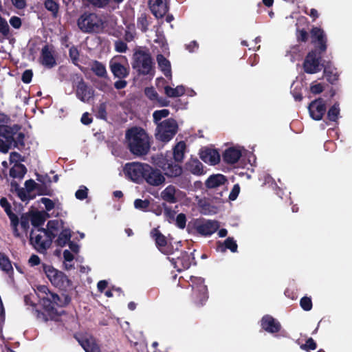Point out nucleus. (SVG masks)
Segmentation results:
<instances>
[{"label": "nucleus", "instance_id": "nucleus-48", "mask_svg": "<svg viewBox=\"0 0 352 352\" xmlns=\"http://www.w3.org/2000/svg\"><path fill=\"white\" fill-rule=\"evenodd\" d=\"M15 135H16V138H14L13 146L21 150L25 147V134L19 131Z\"/></svg>", "mask_w": 352, "mask_h": 352}, {"label": "nucleus", "instance_id": "nucleus-17", "mask_svg": "<svg viewBox=\"0 0 352 352\" xmlns=\"http://www.w3.org/2000/svg\"><path fill=\"white\" fill-rule=\"evenodd\" d=\"M94 89L85 82L82 78L78 82L76 86V96L78 99L83 102H89L94 97Z\"/></svg>", "mask_w": 352, "mask_h": 352}, {"label": "nucleus", "instance_id": "nucleus-54", "mask_svg": "<svg viewBox=\"0 0 352 352\" xmlns=\"http://www.w3.org/2000/svg\"><path fill=\"white\" fill-rule=\"evenodd\" d=\"M96 116L100 119L107 120V104L105 102L100 103L97 107Z\"/></svg>", "mask_w": 352, "mask_h": 352}, {"label": "nucleus", "instance_id": "nucleus-37", "mask_svg": "<svg viewBox=\"0 0 352 352\" xmlns=\"http://www.w3.org/2000/svg\"><path fill=\"white\" fill-rule=\"evenodd\" d=\"M164 93L169 98H177L185 94V87L183 85H178L175 88L166 85L164 87Z\"/></svg>", "mask_w": 352, "mask_h": 352}, {"label": "nucleus", "instance_id": "nucleus-52", "mask_svg": "<svg viewBox=\"0 0 352 352\" xmlns=\"http://www.w3.org/2000/svg\"><path fill=\"white\" fill-rule=\"evenodd\" d=\"M45 8L48 10L50 11L54 16H56L59 6L58 4L54 0H45L44 2Z\"/></svg>", "mask_w": 352, "mask_h": 352}, {"label": "nucleus", "instance_id": "nucleus-18", "mask_svg": "<svg viewBox=\"0 0 352 352\" xmlns=\"http://www.w3.org/2000/svg\"><path fill=\"white\" fill-rule=\"evenodd\" d=\"M308 108L310 116L315 120H322L327 111L326 102L320 98L312 101Z\"/></svg>", "mask_w": 352, "mask_h": 352}, {"label": "nucleus", "instance_id": "nucleus-57", "mask_svg": "<svg viewBox=\"0 0 352 352\" xmlns=\"http://www.w3.org/2000/svg\"><path fill=\"white\" fill-rule=\"evenodd\" d=\"M301 308L306 311H310L312 309V301L310 297L304 296L300 300Z\"/></svg>", "mask_w": 352, "mask_h": 352}, {"label": "nucleus", "instance_id": "nucleus-3", "mask_svg": "<svg viewBox=\"0 0 352 352\" xmlns=\"http://www.w3.org/2000/svg\"><path fill=\"white\" fill-rule=\"evenodd\" d=\"M77 25L80 30L85 34H98L103 32L104 21L96 13L85 12L77 20Z\"/></svg>", "mask_w": 352, "mask_h": 352}, {"label": "nucleus", "instance_id": "nucleus-28", "mask_svg": "<svg viewBox=\"0 0 352 352\" xmlns=\"http://www.w3.org/2000/svg\"><path fill=\"white\" fill-rule=\"evenodd\" d=\"M241 157V152L233 147L226 149L222 155L223 162L229 164L236 163Z\"/></svg>", "mask_w": 352, "mask_h": 352}, {"label": "nucleus", "instance_id": "nucleus-26", "mask_svg": "<svg viewBox=\"0 0 352 352\" xmlns=\"http://www.w3.org/2000/svg\"><path fill=\"white\" fill-rule=\"evenodd\" d=\"M186 170L195 175H202L206 173L202 163L197 158H190L185 164Z\"/></svg>", "mask_w": 352, "mask_h": 352}, {"label": "nucleus", "instance_id": "nucleus-44", "mask_svg": "<svg viewBox=\"0 0 352 352\" xmlns=\"http://www.w3.org/2000/svg\"><path fill=\"white\" fill-rule=\"evenodd\" d=\"M339 103L336 102L327 111V118L331 122H336L340 115Z\"/></svg>", "mask_w": 352, "mask_h": 352}, {"label": "nucleus", "instance_id": "nucleus-47", "mask_svg": "<svg viewBox=\"0 0 352 352\" xmlns=\"http://www.w3.org/2000/svg\"><path fill=\"white\" fill-rule=\"evenodd\" d=\"M38 195H47L52 197L54 195V190L47 184H37L36 190Z\"/></svg>", "mask_w": 352, "mask_h": 352}, {"label": "nucleus", "instance_id": "nucleus-23", "mask_svg": "<svg viewBox=\"0 0 352 352\" xmlns=\"http://www.w3.org/2000/svg\"><path fill=\"white\" fill-rule=\"evenodd\" d=\"M149 5L152 14L157 19L164 17L168 11L164 0H150Z\"/></svg>", "mask_w": 352, "mask_h": 352}, {"label": "nucleus", "instance_id": "nucleus-61", "mask_svg": "<svg viewBox=\"0 0 352 352\" xmlns=\"http://www.w3.org/2000/svg\"><path fill=\"white\" fill-rule=\"evenodd\" d=\"M88 195V188L85 186H82L80 188L76 190L75 193V196L77 199L79 200H84L87 197Z\"/></svg>", "mask_w": 352, "mask_h": 352}, {"label": "nucleus", "instance_id": "nucleus-60", "mask_svg": "<svg viewBox=\"0 0 352 352\" xmlns=\"http://www.w3.org/2000/svg\"><path fill=\"white\" fill-rule=\"evenodd\" d=\"M176 226L180 228L184 229L186 225V217L184 213H179L175 219Z\"/></svg>", "mask_w": 352, "mask_h": 352}, {"label": "nucleus", "instance_id": "nucleus-20", "mask_svg": "<svg viewBox=\"0 0 352 352\" xmlns=\"http://www.w3.org/2000/svg\"><path fill=\"white\" fill-rule=\"evenodd\" d=\"M145 181L150 185L157 186L162 184L165 179L160 170L154 169L153 167L146 166V173L144 175Z\"/></svg>", "mask_w": 352, "mask_h": 352}, {"label": "nucleus", "instance_id": "nucleus-25", "mask_svg": "<svg viewBox=\"0 0 352 352\" xmlns=\"http://www.w3.org/2000/svg\"><path fill=\"white\" fill-rule=\"evenodd\" d=\"M63 224L62 220H50L47 223V228L42 229L41 232H43L45 236L50 237L53 241L58 234L60 225Z\"/></svg>", "mask_w": 352, "mask_h": 352}, {"label": "nucleus", "instance_id": "nucleus-7", "mask_svg": "<svg viewBox=\"0 0 352 352\" xmlns=\"http://www.w3.org/2000/svg\"><path fill=\"white\" fill-rule=\"evenodd\" d=\"M177 131V121L171 118H168L157 125L155 138L161 142H168L173 138Z\"/></svg>", "mask_w": 352, "mask_h": 352}, {"label": "nucleus", "instance_id": "nucleus-32", "mask_svg": "<svg viewBox=\"0 0 352 352\" xmlns=\"http://www.w3.org/2000/svg\"><path fill=\"white\" fill-rule=\"evenodd\" d=\"M175 194L176 188L173 185H169L162 191L161 197L164 201L170 204H175L177 201Z\"/></svg>", "mask_w": 352, "mask_h": 352}, {"label": "nucleus", "instance_id": "nucleus-51", "mask_svg": "<svg viewBox=\"0 0 352 352\" xmlns=\"http://www.w3.org/2000/svg\"><path fill=\"white\" fill-rule=\"evenodd\" d=\"M170 113V111L168 109H164L162 110H157L155 111L153 113V118L154 122L157 125L158 123H160V122L162 118H166Z\"/></svg>", "mask_w": 352, "mask_h": 352}, {"label": "nucleus", "instance_id": "nucleus-15", "mask_svg": "<svg viewBox=\"0 0 352 352\" xmlns=\"http://www.w3.org/2000/svg\"><path fill=\"white\" fill-rule=\"evenodd\" d=\"M170 261L178 272L188 269L192 263L195 264V257L192 253L184 251L180 255L170 258Z\"/></svg>", "mask_w": 352, "mask_h": 352}, {"label": "nucleus", "instance_id": "nucleus-62", "mask_svg": "<svg viewBox=\"0 0 352 352\" xmlns=\"http://www.w3.org/2000/svg\"><path fill=\"white\" fill-rule=\"evenodd\" d=\"M114 46H115V50L120 53L126 52V51L128 49L126 43L122 40L116 41L115 43H114Z\"/></svg>", "mask_w": 352, "mask_h": 352}, {"label": "nucleus", "instance_id": "nucleus-30", "mask_svg": "<svg viewBox=\"0 0 352 352\" xmlns=\"http://www.w3.org/2000/svg\"><path fill=\"white\" fill-rule=\"evenodd\" d=\"M47 296H51V300L54 303L55 306L59 307H64L69 305V303L71 302V297L65 294L58 295L54 292H49L47 293Z\"/></svg>", "mask_w": 352, "mask_h": 352}, {"label": "nucleus", "instance_id": "nucleus-9", "mask_svg": "<svg viewBox=\"0 0 352 352\" xmlns=\"http://www.w3.org/2000/svg\"><path fill=\"white\" fill-rule=\"evenodd\" d=\"M22 126L14 124L12 126H0V152L8 153L14 141V136L21 129Z\"/></svg>", "mask_w": 352, "mask_h": 352}, {"label": "nucleus", "instance_id": "nucleus-55", "mask_svg": "<svg viewBox=\"0 0 352 352\" xmlns=\"http://www.w3.org/2000/svg\"><path fill=\"white\" fill-rule=\"evenodd\" d=\"M300 349L307 351L315 350L317 349V344L312 338H309L305 344L300 345Z\"/></svg>", "mask_w": 352, "mask_h": 352}, {"label": "nucleus", "instance_id": "nucleus-40", "mask_svg": "<svg viewBox=\"0 0 352 352\" xmlns=\"http://www.w3.org/2000/svg\"><path fill=\"white\" fill-rule=\"evenodd\" d=\"M71 236L72 234L70 229H63L58 234L55 243L57 246L64 247L70 241Z\"/></svg>", "mask_w": 352, "mask_h": 352}, {"label": "nucleus", "instance_id": "nucleus-34", "mask_svg": "<svg viewBox=\"0 0 352 352\" xmlns=\"http://www.w3.org/2000/svg\"><path fill=\"white\" fill-rule=\"evenodd\" d=\"M27 168L21 163H16L10 169V176L14 179L21 180L27 173Z\"/></svg>", "mask_w": 352, "mask_h": 352}, {"label": "nucleus", "instance_id": "nucleus-24", "mask_svg": "<svg viewBox=\"0 0 352 352\" xmlns=\"http://www.w3.org/2000/svg\"><path fill=\"white\" fill-rule=\"evenodd\" d=\"M109 67L114 77L119 79H124L129 75V68L124 66L116 59L110 60Z\"/></svg>", "mask_w": 352, "mask_h": 352}, {"label": "nucleus", "instance_id": "nucleus-33", "mask_svg": "<svg viewBox=\"0 0 352 352\" xmlns=\"http://www.w3.org/2000/svg\"><path fill=\"white\" fill-rule=\"evenodd\" d=\"M324 76L327 80L331 84H335L338 80L339 75L335 67H333L330 63H327L323 67Z\"/></svg>", "mask_w": 352, "mask_h": 352}, {"label": "nucleus", "instance_id": "nucleus-49", "mask_svg": "<svg viewBox=\"0 0 352 352\" xmlns=\"http://www.w3.org/2000/svg\"><path fill=\"white\" fill-rule=\"evenodd\" d=\"M151 202L148 199L142 200L141 199H136L134 201V207L135 209L146 212L148 210Z\"/></svg>", "mask_w": 352, "mask_h": 352}, {"label": "nucleus", "instance_id": "nucleus-35", "mask_svg": "<svg viewBox=\"0 0 352 352\" xmlns=\"http://www.w3.org/2000/svg\"><path fill=\"white\" fill-rule=\"evenodd\" d=\"M157 61L160 69L166 77H171V66L170 61L162 54L157 56Z\"/></svg>", "mask_w": 352, "mask_h": 352}, {"label": "nucleus", "instance_id": "nucleus-56", "mask_svg": "<svg viewBox=\"0 0 352 352\" xmlns=\"http://www.w3.org/2000/svg\"><path fill=\"white\" fill-rule=\"evenodd\" d=\"M163 205L164 206V214L166 219L170 223L174 222L175 219V217L176 212L173 210L171 208L166 206L165 204H164Z\"/></svg>", "mask_w": 352, "mask_h": 352}, {"label": "nucleus", "instance_id": "nucleus-39", "mask_svg": "<svg viewBox=\"0 0 352 352\" xmlns=\"http://www.w3.org/2000/svg\"><path fill=\"white\" fill-rule=\"evenodd\" d=\"M51 299V296L43 297L42 298L43 307L50 316H59L55 308V305Z\"/></svg>", "mask_w": 352, "mask_h": 352}, {"label": "nucleus", "instance_id": "nucleus-46", "mask_svg": "<svg viewBox=\"0 0 352 352\" xmlns=\"http://www.w3.org/2000/svg\"><path fill=\"white\" fill-rule=\"evenodd\" d=\"M30 214L28 213L23 214L19 219V225L20 224L23 232L27 235L30 228Z\"/></svg>", "mask_w": 352, "mask_h": 352}, {"label": "nucleus", "instance_id": "nucleus-29", "mask_svg": "<svg viewBox=\"0 0 352 352\" xmlns=\"http://www.w3.org/2000/svg\"><path fill=\"white\" fill-rule=\"evenodd\" d=\"M41 63L43 65L52 68L56 65V59L54 57L49 45H45L41 50Z\"/></svg>", "mask_w": 352, "mask_h": 352}, {"label": "nucleus", "instance_id": "nucleus-42", "mask_svg": "<svg viewBox=\"0 0 352 352\" xmlns=\"http://www.w3.org/2000/svg\"><path fill=\"white\" fill-rule=\"evenodd\" d=\"M10 186H11V190L12 192H16L17 197L22 201H27V199L28 197L26 196V194L25 193V189L23 188H21L17 183V182L12 180L10 182Z\"/></svg>", "mask_w": 352, "mask_h": 352}, {"label": "nucleus", "instance_id": "nucleus-6", "mask_svg": "<svg viewBox=\"0 0 352 352\" xmlns=\"http://www.w3.org/2000/svg\"><path fill=\"white\" fill-rule=\"evenodd\" d=\"M190 281L192 287L191 301L197 307L203 306L208 298V287L205 285V280L201 277L192 276Z\"/></svg>", "mask_w": 352, "mask_h": 352}, {"label": "nucleus", "instance_id": "nucleus-58", "mask_svg": "<svg viewBox=\"0 0 352 352\" xmlns=\"http://www.w3.org/2000/svg\"><path fill=\"white\" fill-rule=\"evenodd\" d=\"M145 96L152 101H155L158 99V94L153 87H146L144 89Z\"/></svg>", "mask_w": 352, "mask_h": 352}, {"label": "nucleus", "instance_id": "nucleus-41", "mask_svg": "<svg viewBox=\"0 0 352 352\" xmlns=\"http://www.w3.org/2000/svg\"><path fill=\"white\" fill-rule=\"evenodd\" d=\"M24 185L25 193L26 194V196L28 197L27 201L31 199H34L36 197V195L32 194V192L36 190L37 183H36L34 180L30 179L25 182Z\"/></svg>", "mask_w": 352, "mask_h": 352}, {"label": "nucleus", "instance_id": "nucleus-12", "mask_svg": "<svg viewBox=\"0 0 352 352\" xmlns=\"http://www.w3.org/2000/svg\"><path fill=\"white\" fill-rule=\"evenodd\" d=\"M146 164L140 162L126 163L124 166L125 175L133 182L139 183L144 179Z\"/></svg>", "mask_w": 352, "mask_h": 352}, {"label": "nucleus", "instance_id": "nucleus-10", "mask_svg": "<svg viewBox=\"0 0 352 352\" xmlns=\"http://www.w3.org/2000/svg\"><path fill=\"white\" fill-rule=\"evenodd\" d=\"M43 228L32 229L30 234V243L41 254L46 252L52 243L50 237L45 236Z\"/></svg>", "mask_w": 352, "mask_h": 352}, {"label": "nucleus", "instance_id": "nucleus-19", "mask_svg": "<svg viewBox=\"0 0 352 352\" xmlns=\"http://www.w3.org/2000/svg\"><path fill=\"white\" fill-rule=\"evenodd\" d=\"M261 327L264 331L272 334L278 333L282 328L280 322L268 314L262 317Z\"/></svg>", "mask_w": 352, "mask_h": 352}, {"label": "nucleus", "instance_id": "nucleus-1", "mask_svg": "<svg viewBox=\"0 0 352 352\" xmlns=\"http://www.w3.org/2000/svg\"><path fill=\"white\" fill-rule=\"evenodd\" d=\"M186 143L184 141L179 142L173 148V160L167 156H161L156 160V165L162 168L164 175L168 177H177L182 175V168L176 162H182L184 157Z\"/></svg>", "mask_w": 352, "mask_h": 352}, {"label": "nucleus", "instance_id": "nucleus-53", "mask_svg": "<svg viewBox=\"0 0 352 352\" xmlns=\"http://www.w3.org/2000/svg\"><path fill=\"white\" fill-rule=\"evenodd\" d=\"M296 40L299 43H306L309 39L308 32L305 29H300L298 27L296 31Z\"/></svg>", "mask_w": 352, "mask_h": 352}, {"label": "nucleus", "instance_id": "nucleus-13", "mask_svg": "<svg viewBox=\"0 0 352 352\" xmlns=\"http://www.w3.org/2000/svg\"><path fill=\"white\" fill-rule=\"evenodd\" d=\"M311 43L313 51L325 53L327 49V37L324 30L318 27H313L310 30Z\"/></svg>", "mask_w": 352, "mask_h": 352}, {"label": "nucleus", "instance_id": "nucleus-4", "mask_svg": "<svg viewBox=\"0 0 352 352\" xmlns=\"http://www.w3.org/2000/svg\"><path fill=\"white\" fill-rule=\"evenodd\" d=\"M42 269L52 285L55 287L65 292L72 288V281L64 272L45 263L42 264Z\"/></svg>", "mask_w": 352, "mask_h": 352}, {"label": "nucleus", "instance_id": "nucleus-8", "mask_svg": "<svg viewBox=\"0 0 352 352\" xmlns=\"http://www.w3.org/2000/svg\"><path fill=\"white\" fill-rule=\"evenodd\" d=\"M133 59L132 67L139 74H150L153 68V60L149 53L140 50L134 54Z\"/></svg>", "mask_w": 352, "mask_h": 352}, {"label": "nucleus", "instance_id": "nucleus-64", "mask_svg": "<svg viewBox=\"0 0 352 352\" xmlns=\"http://www.w3.org/2000/svg\"><path fill=\"white\" fill-rule=\"evenodd\" d=\"M25 161L24 157H23L20 153L14 151L11 152L10 154V163H19V162Z\"/></svg>", "mask_w": 352, "mask_h": 352}, {"label": "nucleus", "instance_id": "nucleus-50", "mask_svg": "<svg viewBox=\"0 0 352 352\" xmlns=\"http://www.w3.org/2000/svg\"><path fill=\"white\" fill-rule=\"evenodd\" d=\"M69 56L72 63L76 66H79L80 53L76 46L73 45L70 47L69 50Z\"/></svg>", "mask_w": 352, "mask_h": 352}, {"label": "nucleus", "instance_id": "nucleus-38", "mask_svg": "<svg viewBox=\"0 0 352 352\" xmlns=\"http://www.w3.org/2000/svg\"><path fill=\"white\" fill-rule=\"evenodd\" d=\"M0 269L9 275L14 273L10 260L5 254L1 252H0Z\"/></svg>", "mask_w": 352, "mask_h": 352}, {"label": "nucleus", "instance_id": "nucleus-27", "mask_svg": "<svg viewBox=\"0 0 352 352\" xmlns=\"http://www.w3.org/2000/svg\"><path fill=\"white\" fill-rule=\"evenodd\" d=\"M228 182L227 177L222 174H213L210 175L205 182L207 188H216L225 185Z\"/></svg>", "mask_w": 352, "mask_h": 352}, {"label": "nucleus", "instance_id": "nucleus-43", "mask_svg": "<svg viewBox=\"0 0 352 352\" xmlns=\"http://www.w3.org/2000/svg\"><path fill=\"white\" fill-rule=\"evenodd\" d=\"M150 25V21L148 19V16L146 14L142 13L138 16L137 19V27L140 29L142 32H146L148 29V25Z\"/></svg>", "mask_w": 352, "mask_h": 352}, {"label": "nucleus", "instance_id": "nucleus-21", "mask_svg": "<svg viewBox=\"0 0 352 352\" xmlns=\"http://www.w3.org/2000/svg\"><path fill=\"white\" fill-rule=\"evenodd\" d=\"M80 345L86 352H100V348L96 339L89 336H75Z\"/></svg>", "mask_w": 352, "mask_h": 352}, {"label": "nucleus", "instance_id": "nucleus-16", "mask_svg": "<svg viewBox=\"0 0 352 352\" xmlns=\"http://www.w3.org/2000/svg\"><path fill=\"white\" fill-rule=\"evenodd\" d=\"M0 206L4 209L5 212L9 217L14 236L20 238L21 235L18 229L19 217L12 211L11 205L6 197H1L0 199Z\"/></svg>", "mask_w": 352, "mask_h": 352}, {"label": "nucleus", "instance_id": "nucleus-45", "mask_svg": "<svg viewBox=\"0 0 352 352\" xmlns=\"http://www.w3.org/2000/svg\"><path fill=\"white\" fill-rule=\"evenodd\" d=\"M45 218L40 212L34 213L30 215V221L35 229L41 228L40 226L44 224Z\"/></svg>", "mask_w": 352, "mask_h": 352}, {"label": "nucleus", "instance_id": "nucleus-14", "mask_svg": "<svg viewBox=\"0 0 352 352\" xmlns=\"http://www.w3.org/2000/svg\"><path fill=\"white\" fill-rule=\"evenodd\" d=\"M151 236L155 242L157 249L164 254L169 255L174 253V248L170 242H168L166 237L158 230L153 228Z\"/></svg>", "mask_w": 352, "mask_h": 352}, {"label": "nucleus", "instance_id": "nucleus-11", "mask_svg": "<svg viewBox=\"0 0 352 352\" xmlns=\"http://www.w3.org/2000/svg\"><path fill=\"white\" fill-rule=\"evenodd\" d=\"M324 53L311 50L303 62V69L307 74H316L321 71L325 65L320 63Z\"/></svg>", "mask_w": 352, "mask_h": 352}, {"label": "nucleus", "instance_id": "nucleus-2", "mask_svg": "<svg viewBox=\"0 0 352 352\" xmlns=\"http://www.w3.org/2000/svg\"><path fill=\"white\" fill-rule=\"evenodd\" d=\"M126 139L130 152L138 157L147 155L151 148L150 138L144 129L132 127L126 132Z\"/></svg>", "mask_w": 352, "mask_h": 352}, {"label": "nucleus", "instance_id": "nucleus-36", "mask_svg": "<svg viewBox=\"0 0 352 352\" xmlns=\"http://www.w3.org/2000/svg\"><path fill=\"white\" fill-rule=\"evenodd\" d=\"M90 69L98 77L104 78L107 77V72L104 65L98 60H96L91 62Z\"/></svg>", "mask_w": 352, "mask_h": 352}, {"label": "nucleus", "instance_id": "nucleus-31", "mask_svg": "<svg viewBox=\"0 0 352 352\" xmlns=\"http://www.w3.org/2000/svg\"><path fill=\"white\" fill-rule=\"evenodd\" d=\"M237 248L236 242L232 237L227 238L223 243L221 241L217 243V250L221 252H226V250H230L232 252H236Z\"/></svg>", "mask_w": 352, "mask_h": 352}, {"label": "nucleus", "instance_id": "nucleus-63", "mask_svg": "<svg viewBox=\"0 0 352 352\" xmlns=\"http://www.w3.org/2000/svg\"><path fill=\"white\" fill-rule=\"evenodd\" d=\"M33 77V72L32 69H26L22 74L21 80L25 84H29L31 82Z\"/></svg>", "mask_w": 352, "mask_h": 352}, {"label": "nucleus", "instance_id": "nucleus-5", "mask_svg": "<svg viewBox=\"0 0 352 352\" xmlns=\"http://www.w3.org/2000/svg\"><path fill=\"white\" fill-rule=\"evenodd\" d=\"M219 228V224L217 221L196 219L189 222L187 229L189 233L206 236L212 235Z\"/></svg>", "mask_w": 352, "mask_h": 352}, {"label": "nucleus", "instance_id": "nucleus-59", "mask_svg": "<svg viewBox=\"0 0 352 352\" xmlns=\"http://www.w3.org/2000/svg\"><path fill=\"white\" fill-rule=\"evenodd\" d=\"M0 33L7 36L10 33V28L7 21L0 14Z\"/></svg>", "mask_w": 352, "mask_h": 352}, {"label": "nucleus", "instance_id": "nucleus-22", "mask_svg": "<svg viewBox=\"0 0 352 352\" xmlns=\"http://www.w3.org/2000/svg\"><path fill=\"white\" fill-rule=\"evenodd\" d=\"M200 158L206 163L216 165L220 162V155L217 150L210 148H203L199 151Z\"/></svg>", "mask_w": 352, "mask_h": 352}]
</instances>
